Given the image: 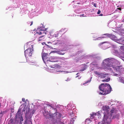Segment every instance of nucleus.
I'll return each mask as SVG.
<instances>
[{
  "label": "nucleus",
  "instance_id": "obj_1",
  "mask_svg": "<svg viewBox=\"0 0 124 124\" xmlns=\"http://www.w3.org/2000/svg\"><path fill=\"white\" fill-rule=\"evenodd\" d=\"M100 91L101 92L99 94L104 95L110 93L111 88L110 85L107 83H103L101 84L99 87Z\"/></svg>",
  "mask_w": 124,
  "mask_h": 124
},
{
  "label": "nucleus",
  "instance_id": "obj_2",
  "mask_svg": "<svg viewBox=\"0 0 124 124\" xmlns=\"http://www.w3.org/2000/svg\"><path fill=\"white\" fill-rule=\"evenodd\" d=\"M111 113L109 114H106L105 113L104 115V118L103 119L104 123H106L107 124H110L111 121V117L113 113H115L117 112L116 111V109L114 108H113L110 111Z\"/></svg>",
  "mask_w": 124,
  "mask_h": 124
},
{
  "label": "nucleus",
  "instance_id": "obj_3",
  "mask_svg": "<svg viewBox=\"0 0 124 124\" xmlns=\"http://www.w3.org/2000/svg\"><path fill=\"white\" fill-rule=\"evenodd\" d=\"M114 62L117 65H119L120 62L116 59L112 58H107L105 59L103 62V65H106L107 67L114 65H112V62Z\"/></svg>",
  "mask_w": 124,
  "mask_h": 124
},
{
  "label": "nucleus",
  "instance_id": "obj_4",
  "mask_svg": "<svg viewBox=\"0 0 124 124\" xmlns=\"http://www.w3.org/2000/svg\"><path fill=\"white\" fill-rule=\"evenodd\" d=\"M109 38L112 39L115 41H117V43L124 45V39H118L116 36L112 34H111Z\"/></svg>",
  "mask_w": 124,
  "mask_h": 124
},
{
  "label": "nucleus",
  "instance_id": "obj_5",
  "mask_svg": "<svg viewBox=\"0 0 124 124\" xmlns=\"http://www.w3.org/2000/svg\"><path fill=\"white\" fill-rule=\"evenodd\" d=\"M59 61V58L58 57L55 56H51L48 59H46V61L47 62L48 61L52 62H58Z\"/></svg>",
  "mask_w": 124,
  "mask_h": 124
},
{
  "label": "nucleus",
  "instance_id": "obj_6",
  "mask_svg": "<svg viewBox=\"0 0 124 124\" xmlns=\"http://www.w3.org/2000/svg\"><path fill=\"white\" fill-rule=\"evenodd\" d=\"M25 116L27 118L26 121H25L24 124H32L31 120V113L27 112L25 114Z\"/></svg>",
  "mask_w": 124,
  "mask_h": 124
},
{
  "label": "nucleus",
  "instance_id": "obj_7",
  "mask_svg": "<svg viewBox=\"0 0 124 124\" xmlns=\"http://www.w3.org/2000/svg\"><path fill=\"white\" fill-rule=\"evenodd\" d=\"M32 47L28 48L24 51L25 56L26 57V56L28 55L29 56H31L32 54V52L33 51V45H31Z\"/></svg>",
  "mask_w": 124,
  "mask_h": 124
},
{
  "label": "nucleus",
  "instance_id": "obj_8",
  "mask_svg": "<svg viewBox=\"0 0 124 124\" xmlns=\"http://www.w3.org/2000/svg\"><path fill=\"white\" fill-rule=\"evenodd\" d=\"M94 73L95 75H97L98 77L103 78H105V77H106L107 75H108L107 74L102 73L95 71H94Z\"/></svg>",
  "mask_w": 124,
  "mask_h": 124
},
{
  "label": "nucleus",
  "instance_id": "obj_9",
  "mask_svg": "<svg viewBox=\"0 0 124 124\" xmlns=\"http://www.w3.org/2000/svg\"><path fill=\"white\" fill-rule=\"evenodd\" d=\"M110 68L112 67L113 68L114 70H115L116 71H119L121 70V66H114V65L112 66L111 67H110ZM106 68H107L108 69H110V70H111L112 69L111 68H108V67H106Z\"/></svg>",
  "mask_w": 124,
  "mask_h": 124
},
{
  "label": "nucleus",
  "instance_id": "obj_10",
  "mask_svg": "<svg viewBox=\"0 0 124 124\" xmlns=\"http://www.w3.org/2000/svg\"><path fill=\"white\" fill-rule=\"evenodd\" d=\"M61 116V114L57 112L53 114L52 117L53 118L56 119L60 118Z\"/></svg>",
  "mask_w": 124,
  "mask_h": 124
},
{
  "label": "nucleus",
  "instance_id": "obj_11",
  "mask_svg": "<svg viewBox=\"0 0 124 124\" xmlns=\"http://www.w3.org/2000/svg\"><path fill=\"white\" fill-rule=\"evenodd\" d=\"M81 69L80 70V71H82L86 70L87 67V65L84 64L80 65Z\"/></svg>",
  "mask_w": 124,
  "mask_h": 124
},
{
  "label": "nucleus",
  "instance_id": "obj_12",
  "mask_svg": "<svg viewBox=\"0 0 124 124\" xmlns=\"http://www.w3.org/2000/svg\"><path fill=\"white\" fill-rule=\"evenodd\" d=\"M47 55L46 53H43V52L42 54V59L44 63H45L46 61V59H47L46 57V56Z\"/></svg>",
  "mask_w": 124,
  "mask_h": 124
},
{
  "label": "nucleus",
  "instance_id": "obj_13",
  "mask_svg": "<svg viewBox=\"0 0 124 124\" xmlns=\"http://www.w3.org/2000/svg\"><path fill=\"white\" fill-rule=\"evenodd\" d=\"M102 109L103 110L105 111H106V112L107 113H107L108 114V112L109 110V108L108 106H103L102 108Z\"/></svg>",
  "mask_w": 124,
  "mask_h": 124
},
{
  "label": "nucleus",
  "instance_id": "obj_14",
  "mask_svg": "<svg viewBox=\"0 0 124 124\" xmlns=\"http://www.w3.org/2000/svg\"><path fill=\"white\" fill-rule=\"evenodd\" d=\"M46 29H45V30L41 29L39 32H37V33L39 35L42 34H43L45 35L46 34Z\"/></svg>",
  "mask_w": 124,
  "mask_h": 124
},
{
  "label": "nucleus",
  "instance_id": "obj_15",
  "mask_svg": "<svg viewBox=\"0 0 124 124\" xmlns=\"http://www.w3.org/2000/svg\"><path fill=\"white\" fill-rule=\"evenodd\" d=\"M119 81L124 84V78L123 77H120L119 78Z\"/></svg>",
  "mask_w": 124,
  "mask_h": 124
},
{
  "label": "nucleus",
  "instance_id": "obj_16",
  "mask_svg": "<svg viewBox=\"0 0 124 124\" xmlns=\"http://www.w3.org/2000/svg\"><path fill=\"white\" fill-rule=\"evenodd\" d=\"M104 35H105L106 36L105 37H103L102 38H107V37H110V36L111 35V34H109L108 33H106V34H104Z\"/></svg>",
  "mask_w": 124,
  "mask_h": 124
},
{
  "label": "nucleus",
  "instance_id": "obj_17",
  "mask_svg": "<svg viewBox=\"0 0 124 124\" xmlns=\"http://www.w3.org/2000/svg\"><path fill=\"white\" fill-rule=\"evenodd\" d=\"M16 116V117L19 118L21 116L20 112V109H19L17 113Z\"/></svg>",
  "mask_w": 124,
  "mask_h": 124
},
{
  "label": "nucleus",
  "instance_id": "obj_18",
  "mask_svg": "<svg viewBox=\"0 0 124 124\" xmlns=\"http://www.w3.org/2000/svg\"><path fill=\"white\" fill-rule=\"evenodd\" d=\"M62 51H57V54L61 55H63L65 54L64 52H62Z\"/></svg>",
  "mask_w": 124,
  "mask_h": 124
},
{
  "label": "nucleus",
  "instance_id": "obj_19",
  "mask_svg": "<svg viewBox=\"0 0 124 124\" xmlns=\"http://www.w3.org/2000/svg\"><path fill=\"white\" fill-rule=\"evenodd\" d=\"M44 39V35H43L42 36H41L39 38V41H40Z\"/></svg>",
  "mask_w": 124,
  "mask_h": 124
},
{
  "label": "nucleus",
  "instance_id": "obj_20",
  "mask_svg": "<svg viewBox=\"0 0 124 124\" xmlns=\"http://www.w3.org/2000/svg\"><path fill=\"white\" fill-rule=\"evenodd\" d=\"M110 78H108L106 79H104L102 80V81L108 82V81H110Z\"/></svg>",
  "mask_w": 124,
  "mask_h": 124
},
{
  "label": "nucleus",
  "instance_id": "obj_21",
  "mask_svg": "<svg viewBox=\"0 0 124 124\" xmlns=\"http://www.w3.org/2000/svg\"><path fill=\"white\" fill-rule=\"evenodd\" d=\"M91 66H95L96 65V64L95 62H93L91 63Z\"/></svg>",
  "mask_w": 124,
  "mask_h": 124
},
{
  "label": "nucleus",
  "instance_id": "obj_22",
  "mask_svg": "<svg viewBox=\"0 0 124 124\" xmlns=\"http://www.w3.org/2000/svg\"><path fill=\"white\" fill-rule=\"evenodd\" d=\"M120 50L122 51H124V46H121L120 47Z\"/></svg>",
  "mask_w": 124,
  "mask_h": 124
},
{
  "label": "nucleus",
  "instance_id": "obj_23",
  "mask_svg": "<svg viewBox=\"0 0 124 124\" xmlns=\"http://www.w3.org/2000/svg\"><path fill=\"white\" fill-rule=\"evenodd\" d=\"M96 115V114L95 113H93L92 114H91V117H94V116Z\"/></svg>",
  "mask_w": 124,
  "mask_h": 124
},
{
  "label": "nucleus",
  "instance_id": "obj_24",
  "mask_svg": "<svg viewBox=\"0 0 124 124\" xmlns=\"http://www.w3.org/2000/svg\"><path fill=\"white\" fill-rule=\"evenodd\" d=\"M91 81V80L90 79V80H89V81H87L85 84H83V85H84L85 84H86L87 83H88L90 82Z\"/></svg>",
  "mask_w": 124,
  "mask_h": 124
},
{
  "label": "nucleus",
  "instance_id": "obj_25",
  "mask_svg": "<svg viewBox=\"0 0 124 124\" xmlns=\"http://www.w3.org/2000/svg\"><path fill=\"white\" fill-rule=\"evenodd\" d=\"M57 51H52L50 53H57Z\"/></svg>",
  "mask_w": 124,
  "mask_h": 124
},
{
  "label": "nucleus",
  "instance_id": "obj_26",
  "mask_svg": "<svg viewBox=\"0 0 124 124\" xmlns=\"http://www.w3.org/2000/svg\"><path fill=\"white\" fill-rule=\"evenodd\" d=\"M101 13V11L100 10H98V12L97 13L98 14H99Z\"/></svg>",
  "mask_w": 124,
  "mask_h": 124
},
{
  "label": "nucleus",
  "instance_id": "obj_27",
  "mask_svg": "<svg viewBox=\"0 0 124 124\" xmlns=\"http://www.w3.org/2000/svg\"><path fill=\"white\" fill-rule=\"evenodd\" d=\"M84 14L80 15H79V16L80 17L85 16H84Z\"/></svg>",
  "mask_w": 124,
  "mask_h": 124
},
{
  "label": "nucleus",
  "instance_id": "obj_28",
  "mask_svg": "<svg viewBox=\"0 0 124 124\" xmlns=\"http://www.w3.org/2000/svg\"><path fill=\"white\" fill-rule=\"evenodd\" d=\"M58 33H57L55 35H55V37H57L58 36Z\"/></svg>",
  "mask_w": 124,
  "mask_h": 124
},
{
  "label": "nucleus",
  "instance_id": "obj_29",
  "mask_svg": "<svg viewBox=\"0 0 124 124\" xmlns=\"http://www.w3.org/2000/svg\"><path fill=\"white\" fill-rule=\"evenodd\" d=\"M70 79H69V78H67V79L65 81H69L70 80Z\"/></svg>",
  "mask_w": 124,
  "mask_h": 124
},
{
  "label": "nucleus",
  "instance_id": "obj_30",
  "mask_svg": "<svg viewBox=\"0 0 124 124\" xmlns=\"http://www.w3.org/2000/svg\"><path fill=\"white\" fill-rule=\"evenodd\" d=\"M22 101H25V99L24 98H22Z\"/></svg>",
  "mask_w": 124,
  "mask_h": 124
},
{
  "label": "nucleus",
  "instance_id": "obj_31",
  "mask_svg": "<svg viewBox=\"0 0 124 124\" xmlns=\"http://www.w3.org/2000/svg\"><path fill=\"white\" fill-rule=\"evenodd\" d=\"M93 6L95 7H96V4H95V3H94V4H93Z\"/></svg>",
  "mask_w": 124,
  "mask_h": 124
},
{
  "label": "nucleus",
  "instance_id": "obj_32",
  "mask_svg": "<svg viewBox=\"0 0 124 124\" xmlns=\"http://www.w3.org/2000/svg\"><path fill=\"white\" fill-rule=\"evenodd\" d=\"M31 23L30 24V26H31L33 24V22L32 21L31 22Z\"/></svg>",
  "mask_w": 124,
  "mask_h": 124
},
{
  "label": "nucleus",
  "instance_id": "obj_33",
  "mask_svg": "<svg viewBox=\"0 0 124 124\" xmlns=\"http://www.w3.org/2000/svg\"><path fill=\"white\" fill-rule=\"evenodd\" d=\"M118 75L117 74H115L114 75L115 76H116L117 75Z\"/></svg>",
  "mask_w": 124,
  "mask_h": 124
},
{
  "label": "nucleus",
  "instance_id": "obj_34",
  "mask_svg": "<svg viewBox=\"0 0 124 124\" xmlns=\"http://www.w3.org/2000/svg\"><path fill=\"white\" fill-rule=\"evenodd\" d=\"M100 16H102L103 15V14H101L100 15Z\"/></svg>",
  "mask_w": 124,
  "mask_h": 124
},
{
  "label": "nucleus",
  "instance_id": "obj_35",
  "mask_svg": "<svg viewBox=\"0 0 124 124\" xmlns=\"http://www.w3.org/2000/svg\"><path fill=\"white\" fill-rule=\"evenodd\" d=\"M65 73H68V72L67 71H65Z\"/></svg>",
  "mask_w": 124,
  "mask_h": 124
},
{
  "label": "nucleus",
  "instance_id": "obj_36",
  "mask_svg": "<svg viewBox=\"0 0 124 124\" xmlns=\"http://www.w3.org/2000/svg\"><path fill=\"white\" fill-rule=\"evenodd\" d=\"M30 23V22H28V24H29Z\"/></svg>",
  "mask_w": 124,
  "mask_h": 124
},
{
  "label": "nucleus",
  "instance_id": "obj_37",
  "mask_svg": "<svg viewBox=\"0 0 124 124\" xmlns=\"http://www.w3.org/2000/svg\"><path fill=\"white\" fill-rule=\"evenodd\" d=\"M122 22H124V19H123V20H122Z\"/></svg>",
  "mask_w": 124,
  "mask_h": 124
},
{
  "label": "nucleus",
  "instance_id": "obj_38",
  "mask_svg": "<svg viewBox=\"0 0 124 124\" xmlns=\"http://www.w3.org/2000/svg\"><path fill=\"white\" fill-rule=\"evenodd\" d=\"M27 45H28V44H27L26 45H25V46H24V48L25 47V46H27Z\"/></svg>",
  "mask_w": 124,
  "mask_h": 124
},
{
  "label": "nucleus",
  "instance_id": "obj_39",
  "mask_svg": "<svg viewBox=\"0 0 124 124\" xmlns=\"http://www.w3.org/2000/svg\"><path fill=\"white\" fill-rule=\"evenodd\" d=\"M28 111H30V109H29V108H28Z\"/></svg>",
  "mask_w": 124,
  "mask_h": 124
},
{
  "label": "nucleus",
  "instance_id": "obj_40",
  "mask_svg": "<svg viewBox=\"0 0 124 124\" xmlns=\"http://www.w3.org/2000/svg\"><path fill=\"white\" fill-rule=\"evenodd\" d=\"M34 113V112H32V114H33Z\"/></svg>",
  "mask_w": 124,
  "mask_h": 124
},
{
  "label": "nucleus",
  "instance_id": "obj_41",
  "mask_svg": "<svg viewBox=\"0 0 124 124\" xmlns=\"http://www.w3.org/2000/svg\"><path fill=\"white\" fill-rule=\"evenodd\" d=\"M78 73H77V74H76V75H78Z\"/></svg>",
  "mask_w": 124,
  "mask_h": 124
},
{
  "label": "nucleus",
  "instance_id": "obj_42",
  "mask_svg": "<svg viewBox=\"0 0 124 124\" xmlns=\"http://www.w3.org/2000/svg\"><path fill=\"white\" fill-rule=\"evenodd\" d=\"M57 71V72H60V71Z\"/></svg>",
  "mask_w": 124,
  "mask_h": 124
},
{
  "label": "nucleus",
  "instance_id": "obj_43",
  "mask_svg": "<svg viewBox=\"0 0 124 124\" xmlns=\"http://www.w3.org/2000/svg\"><path fill=\"white\" fill-rule=\"evenodd\" d=\"M44 115L45 116H46V115H45L44 114Z\"/></svg>",
  "mask_w": 124,
  "mask_h": 124
},
{
  "label": "nucleus",
  "instance_id": "obj_44",
  "mask_svg": "<svg viewBox=\"0 0 124 124\" xmlns=\"http://www.w3.org/2000/svg\"><path fill=\"white\" fill-rule=\"evenodd\" d=\"M78 77V76H76V77Z\"/></svg>",
  "mask_w": 124,
  "mask_h": 124
},
{
  "label": "nucleus",
  "instance_id": "obj_45",
  "mask_svg": "<svg viewBox=\"0 0 124 124\" xmlns=\"http://www.w3.org/2000/svg\"><path fill=\"white\" fill-rule=\"evenodd\" d=\"M92 70H93V69H92Z\"/></svg>",
  "mask_w": 124,
  "mask_h": 124
},
{
  "label": "nucleus",
  "instance_id": "obj_46",
  "mask_svg": "<svg viewBox=\"0 0 124 124\" xmlns=\"http://www.w3.org/2000/svg\"><path fill=\"white\" fill-rule=\"evenodd\" d=\"M26 101H27V100H26Z\"/></svg>",
  "mask_w": 124,
  "mask_h": 124
},
{
  "label": "nucleus",
  "instance_id": "obj_47",
  "mask_svg": "<svg viewBox=\"0 0 124 124\" xmlns=\"http://www.w3.org/2000/svg\"><path fill=\"white\" fill-rule=\"evenodd\" d=\"M48 115V114H47V115Z\"/></svg>",
  "mask_w": 124,
  "mask_h": 124
},
{
  "label": "nucleus",
  "instance_id": "obj_48",
  "mask_svg": "<svg viewBox=\"0 0 124 124\" xmlns=\"http://www.w3.org/2000/svg\"><path fill=\"white\" fill-rule=\"evenodd\" d=\"M47 46H49L48 45H47Z\"/></svg>",
  "mask_w": 124,
  "mask_h": 124
}]
</instances>
